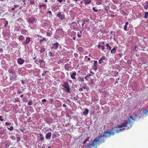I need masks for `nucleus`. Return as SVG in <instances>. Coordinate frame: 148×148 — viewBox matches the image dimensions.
Returning <instances> with one entry per match:
<instances>
[{"mask_svg":"<svg viewBox=\"0 0 148 148\" xmlns=\"http://www.w3.org/2000/svg\"><path fill=\"white\" fill-rule=\"evenodd\" d=\"M30 41H31V38L30 37L26 38L25 40L22 42V44L24 45H27L29 43Z\"/></svg>","mask_w":148,"mask_h":148,"instance_id":"obj_7","label":"nucleus"},{"mask_svg":"<svg viewBox=\"0 0 148 148\" xmlns=\"http://www.w3.org/2000/svg\"><path fill=\"white\" fill-rule=\"evenodd\" d=\"M91 76V75L90 74H89V75H88L87 76H85L84 78L85 79L88 81V78H90L89 77H90Z\"/></svg>","mask_w":148,"mask_h":148,"instance_id":"obj_34","label":"nucleus"},{"mask_svg":"<svg viewBox=\"0 0 148 148\" xmlns=\"http://www.w3.org/2000/svg\"><path fill=\"white\" fill-rule=\"evenodd\" d=\"M7 129L8 130H9L10 131H12L13 130L14 128L13 126H11L10 128L8 127Z\"/></svg>","mask_w":148,"mask_h":148,"instance_id":"obj_40","label":"nucleus"},{"mask_svg":"<svg viewBox=\"0 0 148 148\" xmlns=\"http://www.w3.org/2000/svg\"><path fill=\"white\" fill-rule=\"evenodd\" d=\"M2 117H3L2 116H0V121H3V119L2 118Z\"/></svg>","mask_w":148,"mask_h":148,"instance_id":"obj_56","label":"nucleus"},{"mask_svg":"<svg viewBox=\"0 0 148 148\" xmlns=\"http://www.w3.org/2000/svg\"><path fill=\"white\" fill-rule=\"evenodd\" d=\"M98 67V62L97 61H94V65L93 66V69L95 71L97 70V68Z\"/></svg>","mask_w":148,"mask_h":148,"instance_id":"obj_9","label":"nucleus"},{"mask_svg":"<svg viewBox=\"0 0 148 148\" xmlns=\"http://www.w3.org/2000/svg\"><path fill=\"white\" fill-rule=\"evenodd\" d=\"M49 55L50 57H53L54 56L55 54L54 53L51 52L49 51Z\"/></svg>","mask_w":148,"mask_h":148,"instance_id":"obj_35","label":"nucleus"},{"mask_svg":"<svg viewBox=\"0 0 148 148\" xmlns=\"http://www.w3.org/2000/svg\"><path fill=\"white\" fill-rule=\"evenodd\" d=\"M67 106L66 105L65 103H64L63 105V106L64 107H66Z\"/></svg>","mask_w":148,"mask_h":148,"instance_id":"obj_61","label":"nucleus"},{"mask_svg":"<svg viewBox=\"0 0 148 148\" xmlns=\"http://www.w3.org/2000/svg\"><path fill=\"white\" fill-rule=\"evenodd\" d=\"M128 25V22H126L125 23V26H124V30L126 31L127 30V25Z\"/></svg>","mask_w":148,"mask_h":148,"instance_id":"obj_30","label":"nucleus"},{"mask_svg":"<svg viewBox=\"0 0 148 148\" xmlns=\"http://www.w3.org/2000/svg\"><path fill=\"white\" fill-rule=\"evenodd\" d=\"M8 72L10 74L9 75L10 80L11 81H16L17 79V75H16V72L13 70H9Z\"/></svg>","mask_w":148,"mask_h":148,"instance_id":"obj_3","label":"nucleus"},{"mask_svg":"<svg viewBox=\"0 0 148 148\" xmlns=\"http://www.w3.org/2000/svg\"><path fill=\"white\" fill-rule=\"evenodd\" d=\"M5 58L8 61H10V56L9 54H6Z\"/></svg>","mask_w":148,"mask_h":148,"instance_id":"obj_29","label":"nucleus"},{"mask_svg":"<svg viewBox=\"0 0 148 148\" xmlns=\"http://www.w3.org/2000/svg\"><path fill=\"white\" fill-rule=\"evenodd\" d=\"M49 14L50 16L52 15V12L51 11H49L47 12V14Z\"/></svg>","mask_w":148,"mask_h":148,"instance_id":"obj_47","label":"nucleus"},{"mask_svg":"<svg viewBox=\"0 0 148 148\" xmlns=\"http://www.w3.org/2000/svg\"><path fill=\"white\" fill-rule=\"evenodd\" d=\"M89 83L91 84H93L94 83V82L93 81V79H91L89 81Z\"/></svg>","mask_w":148,"mask_h":148,"instance_id":"obj_39","label":"nucleus"},{"mask_svg":"<svg viewBox=\"0 0 148 148\" xmlns=\"http://www.w3.org/2000/svg\"><path fill=\"white\" fill-rule=\"evenodd\" d=\"M28 1H29L31 5H33L34 4V0H28Z\"/></svg>","mask_w":148,"mask_h":148,"instance_id":"obj_41","label":"nucleus"},{"mask_svg":"<svg viewBox=\"0 0 148 148\" xmlns=\"http://www.w3.org/2000/svg\"><path fill=\"white\" fill-rule=\"evenodd\" d=\"M105 60V56H102L101 58H100V59L99 60V63L100 64L101 63V62L103 60Z\"/></svg>","mask_w":148,"mask_h":148,"instance_id":"obj_21","label":"nucleus"},{"mask_svg":"<svg viewBox=\"0 0 148 148\" xmlns=\"http://www.w3.org/2000/svg\"><path fill=\"white\" fill-rule=\"evenodd\" d=\"M39 62L40 64H41L43 62L44 63V61L42 59H40L39 60Z\"/></svg>","mask_w":148,"mask_h":148,"instance_id":"obj_44","label":"nucleus"},{"mask_svg":"<svg viewBox=\"0 0 148 148\" xmlns=\"http://www.w3.org/2000/svg\"><path fill=\"white\" fill-rule=\"evenodd\" d=\"M106 47H107V49H108V50H111V47L110 46L109 44H106Z\"/></svg>","mask_w":148,"mask_h":148,"instance_id":"obj_36","label":"nucleus"},{"mask_svg":"<svg viewBox=\"0 0 148 148\" xmlns=\"http://www.w3.org/2000/svg\"><path fill=\"white\" fill-rule=\"evenodd\" d=\"M21 83L22 84H25V82L24 81H23V80H22L21 81Z\"/></svg>","mask_w":148,"mask_h":148,"instance_id":"obj_62","label":"nucleus"},{"mask_svg":"<svg viewBox=\"0 0 148 148\" xmlns=\"http://www.w3.org/2000/svg\"><path fill=\"white\" fill-rule=\"evenodd\" d=\"M64 68L65 70L68 71L70 69V67L69 64H66L65 65Z\"/></svg>","mask_w":148,"mask_h":148,"instance_id":"obj_20","label":"nucleus"},{"mask_svg":"<svg viewBox=\"0 0 148 148\" xmlns=\"http://www.w3.org/2000/svg\"><path fill=\"white\" fill-rule=\"evenodd\" d=\"M122 14L125 15H126V12H125V11H122Z\"/></svg>","mask_w":148,"mask_h":148,"instance_id":"obj_52","label":"nucleus"},{"mask_svg":"<svg viewBox=\"0 0 148 148\" xmlns=\"http://www.w3.org/2000/svg\"><path fill=\"white\" fill-rule=\"evenodd\" d=\"M71 27L74 30H76L78 28L77 25L76 23L75 22H73L72 23Z\"/></svg>","mask_w":148,"mask_h":148,"instance_id":"obj_10","label":"nucleus"},{"mask_svg":"<svg viewBox=\"0 0 148 148\" xmlns=\"http://www.w3.org/2000/svg\"><path fill=\"white\" fill-rule=\"evenodd\" d=\"M0 52L1 53L3 52V49L2 48H0Z\"/></svg>","mask_w":148,"mask_h":148,"instance_id":"obj_63","label":"nucleus"},{"mask_svg":"<svg viewBox=\"0 0 148 148\" xmlns=\"http://www.w3.org/2000/svg\"><path fill=\"white\" fill-rule=\"evenodd\" d=\"M52 138L53 139L55 138L56 137V134H52Z\"/></svg>","mask_w":148,"mask_h":148,"instance_id":"obj_50","label":"nucleus"},{"mask_svg":"<svg viewBox=\"0 0 148 148\" xmlns=\"http://www.w3.org/2000/svg\"><path fill=\"white\" fill-rule=\"evenodd\" d=\"M78 80L80 82H84V78L82 76H79L78 78Z\"/></svg>","mask_w":148,"mask_h":148,"instance_id":"obj_15","label":"nucleus"},{"mask_svg":"<svg viewBox=\"0 0 148 148\" xmlns=\"http://www.w3.org/2000/svg\"><path fill=\"white\" fill-rule=\"evenodd\" d=\"M15 101H17V102H19V101H20V100L18 99H15Z\"/></svg>","mask_w":148,"mask_h":148,"instance_id":"obj_64","label":"nucleus"},{"mask_svg":"<svg viewBox=\"0 0 148 148\" xmlns=\"http://www.w3.org/2000/svg\"><path fill=\"white\" fill-rule=\"evenodd\" d=\"M27 33V31L26 29H22L21 30V33L23 35L26 34Z\"/></svg>","mask_w":148,"mask_h":148,"instance_id":"obj_19","label":"nucleus"},{"mask_svg":"<svg viewBox=\"0 0 148 148\" xmlns=\"http://www.w3.org/2000/svg\"><path fill=\"white\" fill-rule=\"evenodd\" d=\"M40 52L41 53H43L45 52V49L43 47H40Z\"/></svg>","mask_w":148,"mask_h":148,"instance_id":"obj_25","label":"nucleus"},{"mask_svg":"<svg viewBox=\"0 0 148 148\" xmlns=\"http://www.w3.org/2000/svg\"><path fill=\"white\" fill-rule=\"evenodd\" d=\"M88 112H89L87 108L85 110V111L83 112V114L84 115H87V114H88Z\"/></svg>","mask_w":148,"mask_h":148,"instance_id":"obj_23","label":"nucleus"},{"mask_svg":"<svg viewBox=\"0 0 148 148\" xmlns=\"http://www.w3.org/2000/svg\"><path fill=\"white\" fill-rule=\"evenodd\" d=\"M83 88V89H87L86 87V86H82V88Z\"/></svg>","mask_w":148,"mask_h":148,"instance_id":"obj_55","label":"nucleus"},{"mask_svg":"<svg viewBox=\"0 0 148 148\" xmlns=\"http://www.w3.org/2000/svg\"><path fill=\"white\" fill-rule=\"evenodd\" d=\"M89 137H87L86 139L84 140V141L83 142V144L84 145L86 143L87 141H88L89 140Z\"/></svg>","mask_w":148,"mask_h":148,"instance_id":"obj_32","label":"nucleus"},{"mask_svg":"<svg viewBox=\"0 0 148 148\" xmlns=\"http://www.w3.org/2000/svg\"><path fill=\"white\" fill-rule=\"evenodd\" d=\"M42 7H43V9H46L47 6L46 4L40 5H39V9H40V8H41Z\"/></svg>","mask_w":148,"mask_h":148,"instance_id":"obj_16","label":"nucleus"},{"mask_svg":"<svg viewBox=\"0 0 148 148\" xmlns=\"http://www.w3.org/2000/svg\"><path fill=\"white\" fill-rule=\"evenodd\" d=\"M148 17V12H145V14L144 18H147Z\"/></svg>","mask_w":148,"mask_h":148,"instance_id":"obj_37","label":"nucleus"},{"mask_svg":"<svg viewBox=\"0 0 148 148\" xmlns=\"http://www.w3.org/2000/svg\"><path fill=\"white\" fill-rule=\"evenodd\" d=\"M63 86L64 87L63 89L64 91L67 93H70V88L68 83L66 82H64L63 84Z\"/></svg>","mask_w":148,"mask_h":148,"instance_id":"obj_4","label":"nucleus"},{"mask_svg":"<svg viewBox=\"0 0 148 148\" xmlns=\"http://www.w3.org/2000/svg\"><path fill=\"white\" fill-rule=\"evenodd\" d=\"M145 114L147 116L148 115V106L147 108L146 109V111L145 112Z\"/></svg>","mask_w":148,"mask_h":148,"instance_id":"obj_42","label":"nucleus"},{"mask_svg":"<svg viewBox=\"0 0 148 148\" xmlns=\"http://www.w3.org/2000/svg\"><path fill=\"white\" fill-rule=\"evenodd\" d=\"M77 35L78 37H80L81 36V35L80 34H78Z\"/></svg>","mask_w":148,"mask_h":148,"instance_id":"obj_60","label":"nucleus"},{"mask_svg":"<svg viewBox=\"0 0 148 148\" xmlns=\"http://www.w3.org/2000/svg\"><path fill=\"white\" fill-rule=\"evenodd\" d=\"M24 62V60L21 58H19L17 60V62L20 65H22Z\"/></svg>","mask_w":148,"mask_h":148,"instance_id":"obj_11","label":"nucleus"},{"mask_svg":"<svg viewBox=\"0 0 148 148\" xmlns=\"http://www.w3.org/2000/svg\"><path fill=\"white\" fill-rule=\"evenodd\" d=\"M24 39V36L22 35H20L19 36L18 39L19 40H23Z\"/></svg>","mask_w":148,"mask_h":148,"instance_id":"obj_31","label":"nucleus"},{"mask_svg":"<svg viewBox=\"0 0 148 148\" xmlns=\"http://www.w3.org/2000/svg\"><path fill=\"white\" fill-rule=\"evenodd\" d=\"M76 75V72H74L71 75L70 77L73 79H76L75 76Z\"/></svg>","mask_w":148,"mask_h":148,"instance_id":"obj_14","label":"nucleus"},{"mask_svg":"<svg viewBox=\"0 0 148 148\" xmlns=\"http://www.w3.org/2000/svg\"><path fill=\"white\" fill-rule=\"evenodd\" d=\"M58 2L60 3H61L62 2L63 0H57Z\"/></svg>","mask_w":148,"mask_h":148,"instance_id":"obj_58","label":"nucleus"},{"mask_svg":"<svg viewBox=\"0 0 148 148\" xmlns=\"http://www.w3.org/2000/svg\"><path fill=\"white\" fill-rule=\"evenodd\" d=\"M103 136L100 135L98 136L97 138L94 139L91 141V143H89L88 145V147H91V146L95 148L97 147L98 145H99L105 142Z\"/></svg>","mask_w":148,"mask_h":148,"instance_id":"obj_2","label":"nucleus"},{"mask_svg":"<svg viewBox=\"0 0 148 148\" xmlns=\"http://www.w3.org/2000/svg\"><path fill=\"white\" fill-rule=\"evenodd\" d=\"M20 140H21V139H20V137H17V142H18Z\"/></svg>","mask_w":148,"mask_h":148,"instance_id":"obj_54","label":"nucleus"},{"mask_svg":"<svg viewBox=\"0 0 148 148\" xmlns=\"http://www.w3.org/2000/svg\"><path fill=\"white\" fill-rule=\"evenodd\" d=\"M47 39L45 38H43L42 39H40V40H39V43L40 44H41L43 41H46Z\"/></svg>","mask_w":148,"mask_h":148,"instance_id":"obj_26","label":"nucleus"},{"mask_svg":"<svg viewBox=\"0 0 148 148\" xmlns=\"http://www.w3.org/2000/svg\"><path fill=\"white\" fill-rule=\"evenodd\" d=\"M59 44L58 43L56 42L52 44V46L51 47V49L56 50L58 49L59 47Z\"/></svg>","mask_w":148,"mask_h":148,"instance_id":"obj_8","label":"nucleus"},{"mask_svg":"<svg viewBox=\"0 0 148 148\" xmlns=\"http://www.w3.org/2000/svg\"><path fill=\"white\" fill-rule=\"evenodd\" d=\"M42 102H46V100L45 99H43L42 100Z\"/></svg>","mask_w":148,"mask_h":148,"instance_id":"obj_59","label":"nucleus"},{"mask_svg":"<svg viewBox=\"0 0 148 148\" xmlns=\"http://www.w3.org/2000/svg\"><path fill=\"white\" fill-rule=\"evenodd\" d=\"M8 22L7 21H5V25H4V27H7V26H8Z\"/></svg>","mask_w":148,"mask_h":148,"instance_id":"obj_48","label":"nucleus"},{"mask_svg":"<svg viewBox=\"0 0 148 148\" xmlns=\"http://www.w3.org/2000/svg\"><path fill=\"white\" fill-rule=\"evenodd\" d=\"M100 42H99L98 44L97 47L98 49H100V48H101V49L102 50H104L105 49V48L104 47V45H101Z\"/></svg>","mask_w":148,"mask_h":148,"instance_id":"obj_12","label":"nucleus"},{"mask_svg":"<svg viewBox=\"0 0 148 148\" xmlns=\"http://www.w3.org/2000/svg\"><path fill=\"white\" fill-rule=\"evenodd\" d=\"M83 1L84 2L85 5H86L90 4L91 2V0H83Z\"/></svg>","mask_w":148,"mask_h":148,"instance_id":"obj_17","label":"nucleus"},{"mask_svg":"<svg viewBox=\"0 0 148 148\" xmlns=\"http://www.w3.org/2000/svg\"><path fill=\"white\" fill-rule=\"evenodd\" d=\"M5 125H11V123H10L6 122L5 123Z\"/></svg>","mask_w":148,"mask_h":148,"instance_id":"obj_51","label":"nucleus"},{"mask_svg":"<svg viewBox=\"0 0 148 148\" xmlns=\"http://www.w3.org/2000/svg\"><path fill=\"white\" fill-rule=\"evenodd\" d=\"M39 12H40L41 14H44V12L40 10V11H39Z\"/></svg>","mask_w":148,"mask_h":148,"instance_id":"obj_57","label":"nucleus"},{"mask_svg":"<svg viewBox=\"0 0 148 148\" xmlns=\"http://www.w3.org/2000/svg\"><path fill=\"white\" fill-rule=\"evenodd\" d=\"M77 50L78 51L80 52V53H82L83 52V49L81 47H79L77 48Z\"/></svg>","mask_w":148,"mask_h":148,"instance_id":"obj_22","label":"nucleus"},{"mask_svg":"<svg viewBox=\"0 0 148 148\" xmlns=\"http://www.w3.org/2000/svg\"><path fill=\"white\" fill-rule=\"evenodd\" d=\"M57 16L58 17L61 21H64L65 19V16L63 13L60 12L57 14Z\"/></svg>","mask_w":148,"mask_h":148,"instance_id":"obj_6","label":"nucleus"},{"mask_svg":"<svg viewBox=\"0 0 148 148\" xmlns=\"http://www.w3.org/2000/svg\"><path fill=\"white\" fill-rule=\"evenodd\" d=\"M53 102V99H49V103L52 104Z\"/></svg>","mask_w":148,"mask_h":148,"instance_id":"obj_43","label":"nucleus"},{"mask_svg":"<svg viewBox=\"0 0 148 148\" xmlns=\"http://www.w3.org/2000/svg\"><path fill=\"white\" fill-rule=\"evenodd\" d=\"M103 0H96V3L97 5H100L102 4Z\"/></svg>","mask_w":148,"mask_h":148,"instance_id":"obj_18","label":"nucleus"},{"mask_svg":"<svg viewBox=\"0 0 148 148\" xmlns=\"http://www.w3.org/2000/svg\"><path fill=\"white\" fill-rule=\"evenodd\" d=\"M79 91L80 92H81L82 91H83V89H82V88H79Z\"/></svg>","mask_w":148,"mask_h":148,"instance_id":"obj_53","label":"nucleus"},{"mask_svg":"<svg viewBox=\"0 0 148 148\" xmlns=\"http://www.w3.org/2000/svg\"><path fill=\"white\" fill-rule=\"evenodd\" d=\"M32 102L31 100H30L29 101H28L27 104L28 105H31L32 104Z\"/></svg>","mask_w":148,"mask_h":148,"instance_id":"obj_45","label":"nucleus"},{"mask_svg":"<svg viewBox=\"0 0 148 148\" xmlns=\"http://www.w3.org/2000/svg\"><path fill=\"white\" fill-rule=\"evenodd\" d=\"M137 116L136 114L135 113L133 115L130 116L127 120H124L123 123L113 128V131L114 132L106 131L104 132V134L102 135V136H103L104 137L107 138L114 135L116 132L118 133L120 132L123 131L125 130V128H122L123 127H126L127 129H129L133 125V122L137 120Z\"/></svg>","mask_w":148,"mask_h":148,"instance_id":"obj_1","label":"nucleus"},{"mask_svg":"<svg viewBox=\"0 0 148 148\" xmlns=\"http://www.w3.org/2000/svg\"><path fill=\"white\" fill-rule=\"evenodd\" d=\"M37 19L36 18L32 16L28 18L27 22L29 24H33L35 23Z\"/></svg>","mask_w":148,"mask_h":148,"instance_id":"obj_5","label":"nucleus"},{"mask_svg":"<svg viewBox=\"0 0 148 148\" xmlns=\"http://www.w3.org/2000/svg\"><path fill=\"white\" fill-rule=\"evenodd\" d=\"M17 94L18 95H20L21 94H22V92L20 90H17Z\"/></svg>","mask_w":148,"mask_h":148,"instance_id":"obj_46","label":"nucleus"},{"mask_svg":"<svg viewBox=\"0 0 148 148\" xmlns=\"http://www.w3.org/2000/svg\"><path fill=\"white\" fill-rule=\"evenodd\" d=\"M111 50V53H115L116 52V49L115 47L113 48Z\"/></svg>","mask_w":148,"mask_h":148,"instance_id":"obj_27","label":"nucleus"},{"mask_svg":"<svg viewBox=\"0 0 148 148\" xmlns=\"http://www.w3.org/2000/svg\"><path fill=\"white\" fill-rule=\"evenodd\" d=\"M144 8L145 10L147 9L148 8V2L146 3L145 6H144Z\"/></svg>","mask_w":148,"mask_h":148,"instance_id":"obj_38","label":"nucleus"},{"mask_svg":"<svg viewBox=\"0 0 148 148\" xmlns=\"http://www.w3.org/2000/svg\"><path fill=\"white\" fill-rule=\"evenodd\" d=\"M92 10L93 11L95 12H98V9H96L95 8V7H93Z\"/></svg>","mask_w":148,"mask_h":148,"instance_id":"obj_49","label":"nucleus"},{"mask_svg":"<svg viewBox=\"0 0 148 148\" xmlns=\"http://www.w3.org/2000/svg\"><path fill=\"white\" fill-rule=\"evenodd\" d=\"M51 136V133L48 132L46 134V139H49Z\"/></svg>","mask_w":148,"mask_h":148,"instance_id":"obj_13","label":"nucleus"},{"mask_svg":"<svg viewBox=\"0 0 148 148\" xmlns=\"http://www.w3.org/2000/svg\"><path fill=\"white\" fill-rule=\"evenodd\" d=\"M52 34V32L50 30H48L47 33L46 35L47 36H50Z\"/></svg>","mask_w":148,"mask_h":148,"instance_id":"obj_33","label":"nucleus"},{"mask_svg":"<svg viewBox=\"0 0 148 148\" xmlns=\"http://www.w3.org/2000/svg\"><path fill=\"white\" fill-rule=\"evenodd\" d=\"M104 8H105V9L106 11L108 12V11H109V10L110 9L109 7L105 5H104Z\"/></svg>","mask_w":148,"mask_h":148,"instance_id":"obj_24","label":"nucleus"},{"mask_svg":"<svg viewBox=\"0 0 148 148\" xmlns=\"http://www.w3.org/2000/svg\"><path fill=\"white\" fill-rule=\"evenodd\" d=\"M39 135V140L41 141H44V137L42 134H40Z\"/></svg>","mask_w":148,"mask_h":148,"instance_id":"obj_28","label":"nucleus"}]
</instances>
